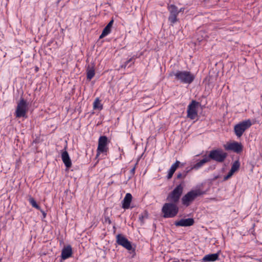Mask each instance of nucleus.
Returning <instances> with one entry per match:
<instances>
[{
    "label": "nucleus",
    "mask_w": 262,
    "mask_h": 262,
    "mask_svg": "<svg viewBox=\"0 0 262 262\" xmlns=\"http://www.w3.org/2000/svg\"><path fill=\"white\" fill-rule=\"evenodd\" d=\"M184 183L177 185L167 196L166 201L161 209L162 217L164 219L173 218L178 213L179 208L177 203L182 194L184 189Z\"/></svg>",
    "instance_id": "obj_1"
},
{
    "label": "nucleus",
    "mask_w": 262,
    "mask_h": 262,
    "mask_svg": "<svg viewBox=\"0 0 262 262\" xmlns=\"http://www.w3.org/2000/svg\"><path fill=\"white\" fill-rule=\"evenodd\" d=\"M174 77L175 80L182 84H191L195 79L194 74L188 71L172 70L169 73V77Z\"/></svg>",
    "instance_id": "obj_2"
},
{
    "label": "nucleus",
    "mask_w": 262,
    "mask_h": 262,
    "mask_svg": "<svg viewBox=\"0 0 262 262\" xmlns=\"http://www.w3.org/2000/svg\"><path fill=\"white\" fill-rule=\"evenodd\" d=\"M204 194L205 192L200 189L191 190L182 197V204L186 207H188L197 197Z\"/></svg>",
    "instance_id": "obj_3"
},
{
    "label": "nucleus",
    "mask_w": 262,
    "mask_h": 262,
    "mask_svg": "<svg viewBox=\"0 0 262 262\" xmlns=\"http://www.w3.org/2000/svg\"><path fill=\"white\" fill-rule=\"evenodd\" d=\"M116 243L127 250L130 254H135V247H133L129 241L123 234H118L116 235Z\"/></svg>",
    "instance_id": "obj_4"
},
{
    "label": "nucleus",
    "mask_w": 262,
    "mask_h": 262,
    "mask_svg": "<svg viewBox=\"0 0 262 262\" xmlns=\"http://www.w3.org/2000/svg\"><path fill=\"white\" fill-rule=\"evenodd\" d=\"M28 103L26 100L21 97L16 108L15 116L16 118H27Z\"/></svg>",
    "instance_id": "obj_5"
},
{
    "label": "nucleus",
    "mask_w": 262,
    "mask_h": 262,
    "mask_svg": "<svg viewBox=\"0 0 262 262\" xmlns=\"http://www.w3.org/2000/svg\"><path fill=\"white\" fill-rule=\"evenodd\" d=\"M228 154L223 151L222 149L217 148L210 151L208 155L209 160L215 161L217 162H223L227 158Z\"/></svg>",
    "instance_id": "obj_6"
},
{
    "label": "nucleus",
    "mask_w": 262,
    "mask_h": 262,
    "mask_svg": "<svg viewBox=\"0 0 262 262\" xmlns=\"http://www.w3.org/2000/svg\"><path fill=\"white\" fill-rule=\"evenodd\" d=\"M251 121L250 119L243 121L234 126V131L236 136L241 137L245 131L248 129L252 125Z\"/></svg>",
    "instance_id": "obj_7"
},
{
    "label": "nucleus",
    "mask_w": 262,
    "mask_h": 262,
    "mask_svg": "<svg viewBox=\"0 0 262 262\" xmlns=\"http://www.w3.org/2000/svg\"><path fill=\"white\" fill-rule=\"evenodd\" d=\"M110 141L105 136H101L98 139V144L97 149L96 157H98L100 154H104L106 155L108 150L107 145Z\"/></svg>",
    "instance_id": "obj_8"
},
{
    "label": "nucleus",
    "mask_w": 262,
    "mask_h": 262,
    "mask_svg": "<svg viewBox=\"0 0 262 262\" xmlns=\"http://www.w3.org/2000/svg\"><path fill=\"white\" fill-rule=\"evenodd\" d=\"M167 9L169 12V15L168 18V21L170 25L173 26L178 21V16L179 14L178 8L173 4L168 5Z\"/></svg>",
    "instance_id": "obj_9"
},
{
    "label": "nucleus",
    "mask_w": 262,
    "mask_h": 262,
    "mask_svg": "<svg viewBox=\"0 0 262 262\" xmlns=\"http://www.w3.org/2000/svg\"><path fill=\"white\" fill-rule=\"evenodd\" d=\"M200 104L199 102L195 100L192 101L188 105L187 110V117L191 119H194L198 116L197 107Z\"/></svg>",
    "instance_id": "obj_10"
},
{
    "label": "nucleus",
    "mask_w": 262,
    "mask_h": 262,
    "mask_svg": "<svg viewBox=\"0 0 262 262\" xmlns=\"http://www.w3.org/2000/svg\"><path fill=\"white\" fill-rule=\"evenodd\" d=\"M224 147L226 150H231L237 154L241 153L243 150L242 143L235 141L225 144Z\"/></svg>",
    "instance_id": "obj_11"
},
{
    "label": "nucleus",
    "mask_w": 262,
    "mask_h": 262,
    "mask_svg": "<svg viewBox=\"0 0 262 262\" xmlns=\"http://www.w3.org/2000/svg\"><path fill=\"white\" fill-rule=\"evenodd\" d=\"M194 223L193 218L182 219L179 221H176L174 225L177 227H189Z\"/></svg>",
    "instance_id": "obj_12"
},
{
    "label": "nucleus",
    "mask_w": 262,
    "mask_h": 262,
    "mask_svg": "<svg viewBox=\"0 0 262 262\" xmlns=\"http://www.w3.org/2000/svg\"><path fill=\"white\" fill-rule=\"evenodd\" d=\"M72 253L73 251L71 246L70 245H67L66 247H64L61 251V259L65 260L69 258L72 256Z\"/></svg>",
    "instance_id": "obj_13"
},
{
    "label": "nucleus",
    "mask_w": 262,
    "mask_h": 262,
    "mask_svg": "<svg viewBox=\"0 0 262 262\" xmlns=\"http://www.w3.org/2000/svg\"><path fill=\"white\" fill-rule=\"evenodd\" d=\"M61 159L67 168H70L72 166L71 160L67 150L62 152Z\"/></svg>",
    "instance_id": "obj_14"
},
{
    "label": "nucleus",
    "mask_w": 262,
    "mask_h": 262,
    "mask_svg": "<svg viewBox=\"0 0 262 262\" xmlns=\"http://www.w3.org/2000/svg\"><path fill=\"white\" fill-rule=\"evenodd\" d=\"M114 21V19L112 18L108 24L103 29L101 34L99 36L100 39L104 37L111 33Z\"/></svg>",
    "instance_id": "obj_15"
},
{
    "label": "nucleus",
    "mask_w": 262,
    "mask_h": 262,
    "mask_svg": "<svg viewBox=\"0 0 262 262\" xmlns=\"http://www.w3.org/2000/svg\"><path fill=\"white\" fill-rule=\"evenodd\" d=\"M132 198L133 197L130 193H126L122 201V208L124 209H128L130 207V204L132 202Z\"/></svg>",
    "instance_id": "obj_16"
},
{
    "label": "nucleus",
    "mask_w": 262,
    "mask_h": 262,
    "mask_svg": "<svg viewBox=\"0 0 262 262\" xmlns=\"http://www.w3.org/2000/svg\"><path fill=\"white\" fill-rule=\"evenodd\" d=\"M219 253L207 254L202 259V262H213L219 259Z\"/></svg>",
    "instance_id": "obj_17"
},
{
    "label": "nucleus",
    "mask_w": 262,
    "mask_h": 262,
    "mask_svg": "<svg viewBox=\"0 0 262 262\" xmlns=\"http://www.w3.org/2000/svg\"><path fill=\"white\" fill-rule=\"evenodd\" d=\"M203 158L196 162L195 164L193 165V168L194 169L198 170L201 167H202L205 163L209 162L210 161L208 156L206 155H204L203 156Z\"/></svg>",
    "instance_id": "obj_18"
},
{
    "label": "nucleus",
    "mask_w": 262,
    "mask_h": 262,
    "mask_svg": "<svg viewBox=\"0 0 262 262\" xmlns=\"http://www.w3.org/2000/svg\"><path fill=\"white\" fill-rule=\"evenodd\" d=\"M180 163V161L177 160L176 162L171 166L167 176V179H170L172 177L173 173L179 166Z\"/></svg>",
    "instance_id": "obj_19"
},
{
    "label": "nucleus",
    "mask_w": 262,
    "mask_h": 262,
    "mask_svg": "<svg viewBox=\"0 0 262 262\" xmlns=\"http://www.w3.org/2000/svg\"><path fill=\"white\" fill-rule=\"evenodd\" d=\"M95 71L94 65H88L86 68V78L89 80H91L95 76Z\"/></svg>",
    "instance_id": "obj_20"
},
{
    "label": "nucleus",
    "mask_w": 262,
    "mask_h": 262,
    "mask_svg": "<svg viewBox=\"0 0 262 262\" xmlns=\"http://www.w3.org/2000/svg\"><path fill=\"white\" fill-rule=\"evenodd\" d=\"M94 110H98L99 111L103 109V105L100 103L99 98H97L93 103Z\"/></svg>",
    "instance_id": "obj_21"
},
{
    "label": "nucleus",
    "mask_w": 262,
    "mask_h": 262,
    "mask_svg": "<svg viewBox=\"0 0 262 262\" xmlns=\"http://www.w3.org/2000/svg\"><path fill=\"white\" fill-rule=\"evenodd\" d=\"M240 167V163L238 160L235 161L233 164L232 165L231 168L230 169V171L233 173H234L235 171H237Z\"/></svg>",
    "instance_id": "obj_22"
},
{
    "label": "nucleus",
    "mask_w": 262,
    "mask_h": 262,
    "mask_svg": "<svg viewBox=\"0 0 262 262\" xmlns=\"http://www.w3.org/2000/svg\"><path fill=\"white\" fill-rule=\"evenodd\" d=\"M148 216V212L146 211H144L142 213L139 215V220L141 222V225L144 223V220L147 219Z\"/></svg>",
    "instance_id": "obj_23"
},
{
    "label": "nucleus",
    "mask_w": 262,
    "mask_h": 262,
    "mask_svg": "<svg viewBox=\"0 0 262 262\" xmlns=\"http://www.w3.org/2000/svg\"><path fill=\"white\" fill-rule=\"evenodd\" d=\"M28 200L30 204L33 207L37 209V210L40 209V207L37 204L36 201L33 198L30 197Z\"/></svg>",
    "instance_id": "obj_24"
},
{
    "label": "nucleus",
    "mask_w": 262,
    "mask_h": 262,
    "mask_svg": "<svg viewBox=\"0 0 262 262\" xmlns=\"http://www.w3.org/2000/svg\"><path fill=\"white\" fill-rule=\"evenodd\" d=\"M134 58V56L133 57L130 58L129 59L126 60L123 64L121 66V68H125L127 66H128V64L129 63H131L128 66V67H130L132 64L134 63V61H133V59Z\"/></svg>",
    "instance_id": "obj_25"
},
{
    "label": "nucleus",
    "mask_w": 262,
    "mask_h": 262,
    "mask_svg": "<svg viewBox=\"0 0 262 262\" xmlns=\"http://www.w3.org/2000/svg\"><path fill=\"white\" fill-rule=\"evenodd\" d=\"M138 164V161L136 163L135 165L130 170V176L128 177L127 180H129L135 174L136 165Z\"/></svg>",
    "instance_id": "obj_26"
},
{
    "label": "nucleus",
    "mask_w": 262,
    "mask_h": 262,
    "mask_svg": "<svg viewBox=\"0 0 262 262\" xmlns=\"http://www.w3.org/2000/svg\"><path fill=\"white\" fill-rule=\"evenodd\" d=\"M193 169H194V168H193V166L186 167L185 168V169L184 170H183V171L182 172L183 174V178H184L186 176L187 173L188 172H189Z\"/></svg>",
    "instance_id": "obj_27"
},
{
    "label": "nucleus",
    "mask_w": 262,
    "mask_h": 262,
    "mask_svg": "<svg viewBox=\"0 0 262 262\" xmlns=\"http://www.w3.org/2000/svg\"><path fill=\"white\" fill-rule=\"evenodd\" d=\"M233 173H233L232 171L229 170L228 174L226 176H224L223 180L225 181H227V180H228L229 178H230L232 177V176L233 174Z\"/></svg>",
    "instance_id": "obj_28"
},
{
    "label": "nucleus",
    "mask_w": 262,
    "mask_h": 262,
    "mask_svg": "<svg viewBox=\"0 0 262 262\" xmlns=\"http://www.w3.org/2000/svg\"><path fill=\"white\" fill-rule=\"evenodd\" d=\"M104 222L105 223H108L109 225H110L112 223V221L108 216H104Z\"/></svg>",
    "instance_id": "obj_29"
},
{
    "label": "nucleus",
    "mask_w": 262,
    "mask_h": 262,
    "mask_svg": "<svg viewBox=\"0 0 262 262\" xmlns=\"http://www.w3.org/2000/svg\"><path fill=\"white\" fill-rule=\"evenodd\" d=\"M38 210H39L42 214V219L46 218L47 213L45 212V211H43L41 208L40 209H38Z\"/></svg>",
    "instance_id": "obj_30"
},
{
    "label": "nucleus",
    "mask_w": 262,
    "mask_h": 262,
    "mask_svg": "<svg viewBox=\"0 0 262 262\" xmlns=\"http://www.w3.org/2000/svg\"><path fill=\"white\" fill-rule=\"evenodd\" d=\"M177 179H181L183 178V172L182 173H178L177 176Z\"/></svg>",
    "instance_id": "obj_31"
},
{
    "label": "nucleus",
    "mask_w": 262,
    "mask_h": 262,
    "mask_svg": "<svg viewBox=\"0 0 262 262\" xmlns=\"http://www.w3.org/2000/svg\"><path fill=\"white\" fill-rule=\"evenodd\" d=\"M184 10V8H181L180 9H178L179 13L181 12H183Z\"/></svg>",
    "instance_id": "obj_32"
},
{
    "label": "nucleus",
    "mask_w": 262,
    "mask_h": 262,
    "mask_svg": "<svg viewBox=\"0 0 262 262\" xmlns=\"http://www.w3.org/2000/svg\"><path fill=\"white\" fill-rule=\"evenodd\" d=\"M172 262H179V260L178 261H173Z\"/></svg>",
    "instance_id": "obj_33"
},
{
    "label": "nucleus",
    "mask_w": 262,
    "mask_h": 262,
    "mask_svg": "<svg viewBox=\"0 0 262 262\" xmlns=\"http://www.w3.org/2000/svg\"><path fill=\"white\" fill-rule=\"evenodd\" d=\"M61 0H58L57 3H59Z\"/></svg>",
    "instance_id": "obj_34"
}]
</instances>
